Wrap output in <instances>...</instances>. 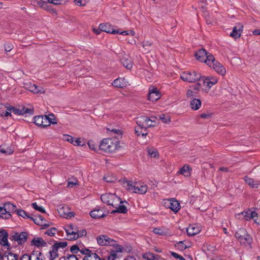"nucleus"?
I'll list each match as a JSON object with an SVG mask.
<instances>
[{
	"mask_svg": "<svg viewBox=\"0 0 260 260\" xmlns=\"http://www.w3.org/2000/svg\"><path fill=\"white\" fill-rule=\"evenodd\" d=\"M96 241L99 245L101 246H112L117 245V242L108 237L107 235H101L96 237Z\"/></svg>",
	"mask_w": 260,
	"mask_h": 260,
	"instance_id": "8",
	"label": "nucleus"
},
{
	"mask_svg": "<svg viewBox=\"0 0 260 260\" xmlns=\"http://www.w3.org/2000/svg\"><path fill=\"white\" fill-rule=\"evenodd\" d=\"M86 231L85 230H81L79 231L77 229V235H78V238L79 237H84L86 235Z\"/></svg>",
	"mask_w": 260,
	"mask_h": 260,
	"instance_id": "51",
	"label": "nucleus"
},
{
	"mask_svg": "<svg viewBox=\"0 0 260 260\" xmlns=\"http://www.w3.org/2000/svg\"><path fill=\"white\" fill-rule=\"evenodd\" d=\"M56 232H57V230L56 228H51L48 229L45 232V234H47V235H48L49 236H53L55 234Z\"/></svg>",
	"mask_w": 260,
	"mask_h": 260,
	"instance_id": "46",
	"label": "nucleus"
},
{
	"mask_svg": "<svg viewBox=\"0 0 260 260\" xmlns=\"http://www.w3.org/2000/svg\"><path fill=\"white\" fill-rule=\"evenodd\" d=\"M64 260H79L78 258L77 257L76 255L74 254H71L67 255L64 257Z\"/></svg>",
	"mask_w": 260,
	"mask_h": 260,
	"instance_id": "52",
	"label": "nucleus"
},
{
	"mask_svg": "<svg viewBox=\"0 0 260 260\" xmlns=\"http://www.w3.org/2000/svg\"><path fill=\"white\" fill-rule=\"evenodd\" d=\"M142 45L143 47L145 48V47L150 46L151 43L149 41L143 42L142 43Z\"/></svg>",
	"mask_w": 260,
	"mask_h": 260,
	"instance_id": "60",
	"label": "nucleus"
},
{
	"mask_svg": "<svg viewBox=\"0 0 260 260\" xmlns=\"http://www.w3.org/2000/svg\"><path fill=\"white\" fill-rule=\"evenodd\" d=\"M113 247L114 250L111 251L109 255L107 256V260H115L118 257V253L122 252L123 250V248L119 244Z\"/></svg>",
	"mask_w": 260,
	"mask_h": 260,
	"instance_id": "15",
	"label": "nucleus"
},
{
	"mask_svg": "<svg viewBox=\"0 0 260 260\" xmlns=\"http://www.w3.org/2000/svg\"><path fill=\"white\" fill-rule=\"evenodd\" d=\"M160 98V93L158 90L154 86H151L149 89L148 100L152 102H155Z\"/></svg>",
	"mask_w": 260,
	"mask_h": 260,
	"instance_id": "13",
	"label": "nucleus"
},
{
	"mask_svg": "<svg viewBox=\"0 0 260 260\" xmlns=\"http://www.w3.org/2000/svg\"><path fill=\"white\" fill-rule=\"evenodd\" d=\"M67 245V242H60L56 243L54 244L53 246L54 247L56 248L57 250H58L59 248H63L66 247Z\"/></svg>",
	"mask_w": 260,
	"mask_h": 260,
	"instance_id": "43",
	"label": "nucleus"
},
{
	"mask_svg": "<svg viewBox=\"0 0 260 260\" xmlns=\"http://www.w3.org/2000/svg\"><path fill=\"white\" fill-rule=\"evenodd\" d=\"M195 56L197 60L201 62H204L218 74L222 76L225 74V68L219 62L216 60L212 55L208 53L205 49H202L198 50L196 53Z\"/></svg>",
	"mask_w": 260,
	"mask_h": 260,
	"instance_id": "1",
	"label": "nucleus"
},
{
	"mask_svg": "<svg viewBox=\"0 0 260 260\" xmlns=\"http://www.w3.org/2000/svg\"><path fill=\"white\" fill-rule=\"evenodd\" d=\"M120 183L128 191L140 194H145L148 189L147 185L144 182H133L126 178L119 180Z\"/></svg>",
	"mask_w": 260,
	"mask_h": 260,
	"instance_id": "3",
	"label": "nucleus"
},
{
	"mask_svg": "<svg viewBox=\"0 0 260 260\" xmlns=\"http://www.w3.org/2000/svg\"><path fill=\"white\" fill-rule=\"evenodd\" d=\"M197 93L191 90V89H188L186 92V96L189 98H192L193 97L196 95Z\"/></svg>",
	"mask_w": 260,
	"mask_h": 260,
	"instance_id": "49",
	"label": "nucleus"
},
{
	"mask_svg": "<svg viewBox=\"0 0 260 260\" xmlns=\"http://www.w3.org/2000/svg\"><path fill=\"white\" fill-rule=\"evenodd\" d=\"M27 234L26 232L15 233L13 236V239L19 244L24 243L27 239Z\"/></svg>",
	"mask_w": 260,
	"mask_h": 260,
	"instance_id": "19",
	"label": "nucleus"
},
{
	"mask_svg": "<svg viewBox=\"0 0 260 260\" xmlns=\"http://www.w3.org/2000/svg\"><path fill=\"white\" fill-rule=\"evenodd\" d=\"M58 250L56 248L52 246L51 249L49 252V260H55L58 258Z\"/></svg>",
	"mask_w": 260,
	"mask_h": 260,
	"instance_id": "34",
	"label": "nucleus"
},
{
	"mask_svg": "<svg viewBox=\"0 0 260 260\" xmlns=\"http://www.w3.org/2000/svg\"><path fill=\"white\" fill-rule=\"evenodd\" d=\"M17 214L19 216H21L23 217V218H30L31 219H33L32 218L30 217L26 212L25 211L22 209L17 210L16 211Z\"/></svg>",
	"mask_w": 260,
	"mask_h": 260,
	"instance_id": "37",
	"label": "nucleus"
},
{
	"mask_svg": "<svg viewBox=\"0 0 260 260\" xmlns=\"http://www.w3.org/2000/svg\"><path fill=\"white\" fill-rule=\"evenodd\" d=\"M104 180L107 182H113L116 179L114 177L110 175H106L104 177Z\"/></svg>",
	"mask_w": 260,
	"mask_h": 260,
	"instance_id": "48",
	"label": "nucleus"
},
{
	"mask_svg": "<svg viewBox=\"0 0 260 260\" xmlns=\"http://www.w3.org/2000/svg\"><path fill=\"white\" fill-rule=\"evenodd\" d=\"M12 48V45L10 44H7L5 46V51L6 52H9Z\"/></svg>",
	"mask_w": 260,
	"mask_h": 260,
	"instance_id": "59",
	"label": "nucleus"
},
{
	"mask_svg": "<svg viewBox=\"0 0 260 260\" xmlns=\"http://www.w3.org/2000/svg\"><path fill=\"white\" fill-rule=\"evenodd\" d=\"M101 199L104 203L116 209L113 210L112 213H125L127 212L126 207L122 204L121 199L115 193L103 194L101 196Z\"/></svg>",
	"mask_w": 260,
	"mask_h": 260,
	"instance_id": "2",
	"label": "nucleus"
},
{
	"mask_svg": "<svg viewBox=\"0 0 260 260\" xmlns=\"http://www.w3.org/2000/svg\"><path fill=\"white\" fill-rule=\"evenodd\" d=\"M250 219H254L257 216V214L255 211H250Z\"/></svg>",
	"mask_w": 260,
	"mask_h": 260,
	"instance_id": "61",
	"label": "nucleus"
},
{
	"mask_svg": "<svg viewBox=\"0 0 260 260\" xmlns=\"http://www.w3.org/2000/svg\"><path fill=\"white\" fill-rule=\"evenodd\" d=\"M153 232L155 235L158 236H166L169 233L168 229L164 227L154 228Z\"/></svg>",
	"mask_w": 260,
	"mask_h": 260,
	"instance_id": "28",
	"label": "nucleus"
},
{
	"mask_svg": "<svg viewBox=\"0 0 260 260\" xmlns=\"http://www.w3.org/2000/svg\"><path fill=\"white\" fill-rule=\"evenodd\" d=\"M128 84L127 81L124 78H118L112 83V85L116 87L123 88Z\"/></svg>",
	"mask_w": 260,
	"mask_h": 260,
	"instance_id": "23",
	"label": "nucleus"
},
{
	"mask_svg": "<svg viewBox=\"0 0 260 260\" xmlns=\"http://www.w3.org/2000/svg\"><path fill=\"white\" fill-rule=\"evenodd\" d=\"M235 237L241 244L250 245L252 242L251 236L243 228L239 229L235 233Z\"/></svg>",
	"mask_w": 260,
	"mask_h": 260,
	"instance_id": "6",
	"label": "nucleus"
},
{
	"mask_svg": "<svg viewBox=\"0 0 260 260\" xmlns=\"http://www.w3.org/2000/svg\"><path fill=\"white\" fill-rule=\"evenodd\" d=\"M8 234L6 232L2 231L0 232V244L4 246H8Z\"/></svg>",
	"mask_w": 260,
	"mask_h": 260,
	"instance_id": "25",
	"label": "nucleus"
},
{
	"mask_svg": "<svg viewBox=\"0 0 260 260\" xmlns=\"http://www.w3.org/2000/svg\"><path fill=\"white\" fill-rule=\"evenodd\" d=\"M175 247L180 251H183L187 248L186 245L182 241L178 242Z\"/></svg>",
	"mask_w": 260,
	"mask_h": 260,
	"instance_id": "40",
	"label": "nucleus"
},
{
	"mask_svg": "<svg viewBox=\"0 0 260 260\" xmlns=\"http://www.w3.org/2000/svg\"><path fill=\"white\" fill-rule=\"evenodd\" d=\"M62 139L64 141H66L72 144L74 137L69 135L64 134L63 135Z\"/></svg>",
	"mask_w": 260,
	"mask_h": 260,
	"instance_id": "47",
	"label": "nucleus"
},
{
	"mask_svg": "<svg viewBox=\"0 0 260 260\" xmlns=\"http://www.w3.org/2000/svg\"><path fill=\"white\" fill-rule=\"evenodd\" d=\"M241 214L243 215L246 220L250 219V211H243Z\"/></svg>",
	"mask_w": 260,
	"mask_h": 260,
	"instance_id": "54",
	"label": "nucleus"
},
{
	"mask_svg": "<svg viewBox=\"0 0 260 260\" xmlns=\"http://www.w3.org/2000/svg\"><path fill=\"white\" fill-rule=\"evenodd\" d=\"M112 132H113L115 134H121V131L120 130L117 129H112L111 130Z\"/></svg>",
	"mask_w": 260,
	"mask_h": 260,
	"instance_id": "63",
	"label": "nucleus"
},
{
	"mask_svg": "<svg viewBox=\"0 0 260 260\" xmlns=\"http://www.w3.org/2000/svg\"><path fill=\"white\" fill-rule=\"evenodd\" d=\"M2 260H18V256L12 253L5 252L2 256Z\"/></svg>",
	"mask_w": 260,
	"mask_h": 260,
	"instance_id": "33",
	"label": "nucleus"
},
{
	"mask_svg": "<svg viewBox=\"0 0 260 260\" xmlns=\"http://www.w3.org/2000/svg\"><path fill=\"white\" fill-rule=\"evenodd\" d=\"M191 171V168L188 165H185L180 169L178 173L182 174L184 176H188L190 174Z\"/></svg>",
	"mask_w": 260,
	"mask_h": 260,
	"instance_id": "31",
	"label": "nucleus"
},
{
	"mask_svg": "<svg viewBox=\"0 0 260 260\" xmlns=\"http://www.w3.org/2000/svg\"><path fill=\"white\" fill-rule=\"evenodd\" d=\"M90 215L93 218H100L105 216L104 211L101 209L93 210L90 212Z\"/></svg>",
	"mask_w": 260,
	"mask_h": 260,
	"instance_id": "27",
	"label": "nucleus"
},
{
	"mask_svg": "<svg viewBox=\"0 0 260 260\" xmlns=\"http://www.w3.org/2000/svg\"><path fill=\"white\" fill-rule=\"evenodd\" d=\"M201 231L200 226L197 224H191L186 230L187 233L189 236H193L199 234Z\"/></svg>",
	"mask_w": 260,
	"mask_h": 260,
	"instance_id": "17",
	"label": "nucleus"
},
{
	"mask_svg": "<svg viewBox=\"0 0 260 260\" xmlns=\"http://www.w3.org/2000/svg\"><path fill=\"white\" fill-rule=\"evenodd\" d=\"M243 26L241 23L237 24L233 29V31L230 34V36L235 38H239L243 31Z\"/></svg>",
	"mask_w": 260,
	"mask_h": 260,
	"instance_id": "16",
	"label": "nucleus"
},
{
	"mask_svg": "<svg viewBox=\"0 0 260 260\" xmlns=\"http://www.w3.org/2000/svg\"><path fill=\"white\" fill-rule=\"evenodd\" d=\"M201 103L199 99H193L190 102V108L194 110H197L201 107Z\"/></svg>",
	"mask_w": 260,
	"mask_h": 260,
	"instance_id": "30",
	"label": "nucleus"
},
{
	"mask_svg": "<svg viewBox=\"0 0 260 260\" xmlns=\"http://www.w3.org/2000/svg\"><path fill=\"white\" fill-rule=\"evenodd\" d=\"M119 142L117 141H113L110 139H105L101 142L100 149L107 153H112L115 152L118 149Z\"/></svg>",
	"mask_w": 260,
	"mask_h": 260,
	"instance_id": "5",
	"label": "nucleus"
},
{
	"mask_svg": "<svg viewBox=\"0 0 260 260\" xmlns=\"http://www.w3.org/2000/svg\"><path fill=\"white\" fill-rule=\"evenodd\" d=\"M148 154L151 157L156 158L158 156V152L155 148H150L148 149Z\"/></svg>",
	"mask_w": 260,
	"mask_h": 260,
	"instance_id": "38",
	"label": "nucleus"
},
{
	"mask_svg": "<svg viewBox=\"0 0 260 260\" xmlns=\"http://www.w3.org/2000/svg\"><path fill=\"white\" fill-rule=\"evenodd\" d=\"M11 113L13 112L15 115H21L26 113H32V110L28 108H23L22 109H17L13 107H10Z\"/></svg>",
	"mask_w": 260,
	"mask_h": 260,
	"instance_id": "22",
	"label": "nucleus"
},
{
	"mask_svg": "<svg viewBox=\"0 0 260 260\" xmlns=\"http://www.w3.org/2000/svg\"><path fill=\"white\" fill-rule=\"evenodd\" d=\"M246 183L251 188H257L260 185V180L254 179L248 176L244 178Z\"/></svg>",
	"mask_w": 260,
	"mask_h": 260,
	"instance_id": "21",
	"label": "nucleus"
},
{
	"mask_svg": "<svg viewBox=\"0 0 260 260\" xmlns=\"http://www.w3.org/2000/svg\"><path fill=\"white\" fill-rule=\"evenodd\" d=\"M23 87L25 89L34 93H44L45 92L44 89L41 87H39L36 84H32L30 82H25L23 84Z\"/></svg>",
	"mask_w": 260,
	"mask_h": 260,
	"instance_id": "12",
	"label": "nucleus"
},
{
	"mask_svg": "<svg viewBox=\"0 0 260 260\" xmlns=\"http://www.w3.org/2000/svg\"><path fill=\"white\" fill-rule=\"evenodd\" d=\"M99 29L107 33L115 34V29L109 23H102L99 25Z\"/></svg>",
	"mask_w": 260,
	"mask_h": 260,
	"instance_id": "20",
	"label": "nucleus"
},
{
	"mask_svg": "<svg viewBox=\"0 0 260 260\" xmlns=\"http://www.w3.org/2000/svg\"><path fill=\"white\" fill-rule=\"evenodd\" d=\"M201 79L203 85L208 89H210L218 82V79L215 77H203Z\"/></svg>",
	"mask_w": 260,
	"mask_h": 260,
	"instance_id": "14",
	"label": "nucleus"
},
{
	"mask_svg": "<svg viewBox=\"0 0 260 260\" xmlns=\"http://www.w3.org/2000/svg\"><path fill=\"white\" fill-rule=\"evenodd\" d=\"M31 206L36 210H37L40 212L45 213V210L44 208L42 206L38 205L36 202L33 203L31 205Z\"/></svg>",
	"mask_w": 260,
	"mask_h": 260,
	"instance_id": "39",
	"label": "nucleus"
},
{
	"mask_svg": "<svg viewBox=\"0 0 260 260\" xmlns=\"http://www.w3.org/2000/svg\"><path fill=\"white\" fill-rule=\"evenodd\" d=\"M143 129H141V128H140L139 126H137V127H136V128L135 129V133L138 136H140V135H142L143 136H146L147 135V133H144L143 132Z\"/></svg>",
	"mask_w": 260,
	"mask_h": 260,
	"instance_id": "45",
	"label": "nucleus"
},
{
	"mask_svg": "<svg viewBox=\"0 0 260 260\" xmlns=\"http://www.w3.org/2000/svg\"><path fill=\"white\" fill-rule=\"evenodd\" d=\"M62 1V0H41L42 3H49L54 5H59L61 4Z\"/></svg>",
	"mask_w": 260,
	"mask_h": 260,
	"instance_id": "42",
	"label": "nucleus"
},
{
	"mask_svg": "<svg viewBox=\"0 0 260 260\" xmlns=\"http://www.w3.org/2000/svg\"><path fill=\"white\" fill-rule=\"evenodd\" d=\"M64 229L69 240H73L78 238V235H77V227L76 226L73 224H68L64 226Z\"/></svg>",
	"mask_w": 260,
	"mask_h": 260,
	"instance_id": "9",
	"label": "nucleus"
},
{
	"mask_svg": "<svg viewBox=\"0 0 260 260\" xmlns=\"http://www.w3.org/2000/svg\"><path fill=\"white\" fill-rule=\"evenodd\" d=\"M77 184V181L76 179H74L73 180H69L68 186L72 187L74 185H76Z\"/></svg>",
	"mask_w": 260,
	"mask_h": 260,
	"instance_id": "56",
	"label": "nucleus"
},
{
	"mask_svg": "<svg viewBox=\"0 0 260 260\" xmlns=\"http://www.w3.org/2000/svg\"><path fill=\"white\" fill-rule=\"evenodd\" d=\"M121 61L123 66L127 69L130 70L132 69L133 64L132 61L130 59L126 58H123L121 59Z\"/></svg>",
	"mask_w": 260,
	"mask_h": 260,
	"instance_id": "36",
	"label": "nucleus"
},
{
	"mask_svg": "<svg viewBox=\"0 0 260 260\" xmlns=\"http://www.w3.org/2000/svg\"><path fill=\"white\" fill-rule=\"evenodd\" d=\"M20 260H44V257L40 252L32 253L30 255H23Z\"/></svg>",
	"mask_w": 260,
	"mask_h": 260,
	"instance_id": "18",
	"label": "nucleus"
},
{
	"mask_svg": "<svg viewBox=\"0 0 260 260\" xmlns=\"http://www.w3.org/2000/svg\"><path fill=\"white\" fill-rule=\"evenodd\" d=\"M12 217L11 214L7 213L6 210L3 205V206H0V218L5 219H9Z\"/></svg>",
	"mask_w": 260,
	"mask_h": 260,
	"instance_id": "32",
	"label": "nucleus"
},
{
	"mask_svg": "<svg viewBox=\"0 0 260 260\" xmlns=\"http://www.w3.org/2000/svg\"><path fill=\"white\" fill-rule=\"evenodd\" d=\"M165 204L175 213H177L180 209L179 203L173 198L167 200Z\"/></svg>",
	"mask_w": 260,
	"mask_h": 260,
	"instance_id": "11",
	"label": "nucleus"
},
{
	"mask_svg": "<svg viewBox=\"0 0 260 260\" xmlns=\"http://www.w3.org/2000/svg\"><path fill=\"white\" fill-rule=\"evenodd\" d=\"M120 34V35H122L123 36H126V35H129V31H120L119 30H115V34Z\"/></svg>",
	"mask_w": 260,
	"mask_h": 260,
	"instance_id": "58",
	"label": "nucleus"
},
{
	"mask_svg": "<svg viewBox=\"0 0 260 260\" xmlns=\"http://www.w3.org/2000/svg\"><path fill=\"white\" fill-rule=\"evenodd\" d=\"M13 152V150L9 147L6 145L0 146V153L5 155H10Z\"/></svg>",
	"mask_w": 260,
	"mask_h": 260,
	"instance_id": "35",
	"label": "nucleus"
},
{
	"mask_svg": "<svg viewBox=\"0 0 260 260\" xmlns=\"http://www.w3.org/2000/svg\"><path fill=\"white\" fill-rule=\"evenodd\" d=\"M58 211L60 216L63 218H68L73 216L72 213L69 211L68 207L67 206L60 207Z\"/></svg>",
	"mask_w": 260,
	"mask_h": 260,
	"instance_id": "24",
	"label": "nucleus"
},
{
	"mask_svg": "<svg viewBox=\"0 0 260 260\" xmlns=\"http://www.w3.org/2000/svg\"><path fill=\"white\" fill-rule=\"evenodd\" d=\"M88 147L89 148L91 149V150H96V146L94 143V142L92 141H89L88 142Z\"/></svg>",
	"mask_w": 260,
	"mask_h": 260,
	"instance_id": "55",
	"label": "nucleus"
},
{
	"mask_svg": "<svg viewBox=\"0 0 260 260\" xmlns=\"http://www.w3.org/2000/svg\"><path fill=\"white\" fill-rule=\"evenodd\" d=\"M72 144L74 146H82L84 145V143H83L81 140V139L79 138L76 139L74 138Z\"/></svg>",
	"mask_w": 260,
	"mask_h": 260,
	"instance_id": "41",
	"label": "nucleus"
},
{
	"mask_svg": "<svg viewBox=\"0 0 260 260\" xmlns=\"http://www.w3.org/2000/svg\"><path fill=\"white\" fill-rule=\"evenodd\" d=\"M34 122L38 126L46 127L50 125L51 124H56L57 122L54 118V115L50 114L47 115H38L34 118Z\"/></svg>",
	"mask_w": 260,
	"mask_h": 260,
	"instance_id": "4",
	"label": "nucleus"
},
{
	"mask_svg": "<svg viewBox=\"0 0 260 260\" xmlns=\"http://www.w3.org/2000/svg\"><path fill=\"white\" fill-rule=\"evenodd\" d=\"M93 30L94 32L96 35H99L101 31L99 28V29L93 28Z\"/></svg>",
	"mask_w": 260,
	"mask_h": 260,
	"instance_id": "64",
	"label": "nucleus"
},
{
	"mask_svg": "<svg viewBox=\"0 0 260 260\" xmlns=\"http://www.w3.org/2000/svg\"><path fill=\"white\" fill-rule=\"evenodd\" d=\"M46 244L43 239L40 237L34 238L31 241V245L37 247L44 246Z\"/></svg>",
	"mask_w": 260,
	"mask_h": 260,
	"instance_id": "26",
	"label": "nucleus"
},
{
	"mask_svg": "<svg viewBox=\"0 0 260 260\" xmlns=\"http://www.w3.org/2000/svg\"><path fill=\"white\" fill-rule=\"evenodd\" d=\"M4 206L6 210L7 213L11 214L12 213L16 212L17 210V207L15 205L9 202L4 204Z\"/></svg>",
	"mask_w": 260,
	"mask_h": 260,
	"instance_id": "29",
	"label": "nucleus"
},
{
	"mask_svg": "<svg viewBox=\"0 0 260 260\" xmlns=\"http://www.w3.org/2000/svg\"><path fill=\"white\" fill-rule=\"evenodd\" d=\"M180 77L183 81L187 82H195L202 78L201 74L194 71L184 72L181 74Z\"/></svg>",
	"mask_w": 260,
	"mask_h": 260,
	"instance_id": "7",
	"label": "nucleus"
},
{
	"mask_svg": "<svg viewBox=\"0 0 260 260\" xmlns=\"http://www.w3.org/2000/svg\"><path fill=\"white\" fill-rule=\"evenodd\" d=\"M171 254L174 258H178V259L179 257V256H180V255L178 254V253H177L175 252H171Z\"/></svg>",
	"mask_w": 260,
	"mask_h": 260,
	"instance_id": "62",
	"label": "nucleus"
},
{
	"mask_svg": "<svg viewBox=\"0 0 260 260\" xmlns=\"http://www.w3.org/2000/svg\"><path fill=\"white\" fill-rule=\"evenodd\" d=\"M159 118L164 123H167L170 121V118L169 116H166L164 114H161L159 116Z\"/></svg>",
	"mask_w": 260,
	"mask_h": 260,
	"instance_id": "50",
	"label": "nucleus"
},
{
	"mask_svg": "<svg viewBox=\"0 0 260 260\" xmlns=\"http://www.w3.org/2000/svg\"><path fill=\"white\" fill-rule=\"evenodd\" d=\"M75 4L79 6H84L85 5V3L82 0H74Z\"/></svg>",
	"mask_w": 260,
	"mask_h": 260,
	"instance_id": "57",
	"label": "nucleus"
},
{
	"mask_svg": "<svg viewBox=\"0 0 260 260\" xmlns=\"http://www.w3.org/2000/svg\"><path fill=\"white\" fill-rule=\"evenodd\" d=\"M136 122L140 128L144 129V131H145L147 128L152 125V120L146 116H142L137 117Z\"/></svg>",
	"mask_w": 260,
	"mask_h": 260,
	"instance_id": "10",
	"label": "nucleus"
},
{
	"mask_svg": "<svg viewBox=\"0 0 260 260\" xmlns=\"http://www.w3.org/2000/svg\"><path fill=\"white\" fill-rule=\"evenodd\" d=\"M0 115L4 118H7L8 116H11V110L10 107L7 108L5 112H2Z\"/></svg>",
	"mask_w": 260,
	"mask_h": 260,
	"instance_id": "44",
	"label": "nucleus"
},
{
	"mask_svg": "<svg viewBox=\"0 0 260 260\" xmlns=\"http://www.w3.org/2000/svg\"><path fill=\"white\" fill-rule=\"evenodd\" d=\"M79 250L78 246L76 245H73L70 248V251L73 253H77Z\"/></svg>",
	"mask_w": 260,
	"mask_h": 260,
	"instance_id": "53",
	"label": "nucleus"
}]
</instances>
